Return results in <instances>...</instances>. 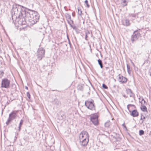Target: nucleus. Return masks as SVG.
<instances>
[{
    "label": "nucleus",
    "instance_id": "nucleus-1",
    "mask_svg": "<svg viewBox=\"0 0 151 151\" xmlns=\"http://www.w3.org/2000/svg\"><path fill=\"white\" fill-rule=\"evenodd\" d=\"M26 12L25 8L23 6L17 4L13 5L12 10V19L14 18L17 19V17H19L21 15L24 16Z\"/></svg>",
    "mask_w": 151,
    "mask_h": 151
},
{
    "label": "nucleus",
    "instance_id": "nucleus-2",
    "mask_svg": "<svg viewBox=\"0 0 151 151\" xmlns=\"http://www.w3.org/2000/svg\"><path fill=\"white\" fill-rule=\"evenodd\" d=\"M89 139V135L88 133L86 131L81 132L79 135V140L81 145L85 146L88 144Z\"/></svg>",
    "mask_w": 151,
    "mask_h": 151
},
{
    "label": "nucleus",
    "instance_id": "nucleus-3",
    "mask_svg": "<svg viewBox=\"0 0 151 151\" xmlns=\"http://www.w3.org/2000/svg\"><path fill=\"white\" fill-rule=\"evenodd\" d=\"M27 16V17H29L30 19L34 22L35 23L37 22L39 19V15L38 13L35 11H31L28 12L26 11L25 16Z\"/></svg>",
    "mask_w": 151,
    "mask_h": 151
},
{
    "label": "nucleus",
    "instance_id": "nucleus-4",
    "mask_svg": "<svg viewBox=\"0 0 151 151\" xmlns=\"http://www.w3.org/2000/svg\"><path fill=\"white\" fill-rule=\"evenodd\" d=\"M85 105L89 109L92 110H95V106L94 105V101L92 100L90 101L88 100L86 101L85 102Z\"/></svg>",
    "mask_w": 151,
    "mask_h": 151
},
{
    "label": "nucleus",
    "instance_id": "nucleus-5",
    "mask_svg": "<svg viewBox=\"0 0 151 151\" xmlns=\"http://www.w3.org/2000/svg\"><path fill=\"white\" fill-rule=\"evenodd\" d=\"M17 111H14L9 114V117L6 122L7 125H8L12 120L15 119L17 115Z\"/></svg>",
    "mask_w": 151,
    "mask_h": 151
},
{
    "label": "nucleus",
    "instance_id": "nucleus-6",
    "mask_svg": "<svg viewBox=\"0 0 151 151\" xmlns=\"http://www.w3.org/2000/svg\"><path fill=\"white\" fill-rule=\"evenodd\" d=\"M45 50L42 47L39 48L37 51V56L39 60H41L44 57Z\"/></svg>",
    "mask_w": 151,
    "mask_h": 151
},
{
    "label": "nucleus",
    "instance_id": "nucleus-7",
    "mask_svg": "<svg viewBox=\"0 0 151 151\" xmlns=\"http://www.w3.org/2000/svg\"><path fill=\"white\" fill-rule=\"evenodd\" d=\"M10 81L7 78L3 79L1 81V87L2 88H8L10 85Z\"/></svg>",
    "mask_w": 151,
    "mask_h": 151
},
{
    "label": "nucleus",
    "instance_id": "nucleus-8",
    "mask_svg": "<svg viewBox=\"0 0 151 151\" xmlns=\"http://www.w3.org/2000/svg\"><path fill=\"white\" fill-rule=\"evenodd\" d=\"M98 115L96 114H93L90 116L91 121L93 124L96 126L98 124Z\"/></svg>",
    "mask_w": 151,
    "mask_h": 151
},
{
    "label": "nucleus",
    "instance_id": "nucleus-9",
    "mask_svg": "<svg viewBox=\"0 0 151 151\" xmlns=\"http://www.w3.org/2000/svg\"><path fill=\"white\" fill-rule=\"evenodd\" d=\"M140 33L138 32L137 30H136L134 32L133 34L131 37V41L132 42L136 41L139 37H141Z\"/></svg>",
    "mask_w": 151,
    "mask_h": 151
},
{
    "label": "nucleus",
    "instance_id": "nucleus-10",
    "mask_svg": "<svg viewBox=\"0 0 151 151\" xmlns=\"http://www.w3.org/2000/svg\"><path fill=\"white\" fill-rule=\"evenodd\" d=\"M27 17V16H25L24 15V16L21 15L19 17H17V19H19V20L17 21L18 24L21 25L25 24L26 23V22L25 17Z\"/></svg>",
    "mask_w": 151,
    "mask_h": 151
},
{
    "label": "nucleus",
    "instance_id": "nucleus-11",
    "mask_svg": "<svg viewBox=\"0 0 151 151\" xmlns=\"http://www.w3.org/2000/svg\"><path fill=\"white\" fill-rule=\"evenodd\" d=\"M65 17L69 24L70 25L72 24L73 21L71 19L70 15L68 13H66L65 14Z\"/></svg>",
    "mask_w": 151,
    "mask_h": 151
},
{
    "label": "nucleus",
    "instance_id": "nucleus-12",
    "mask_svg": "<svg viewBox=\"0 0 151 151\" xmlns=\"http://www.w3.org/2000/svg\"><path fill=\"white\" fill-rule=\"evenodd\" d=\"M118 81H119L121 83H124L127 82V79L125 77L123 76H122L119 75Z\"/></svg>",
    "mask_w": 151,
    "mask_h": 151
},
{
    "label": "nucleus",
    "instance_id": "nucleus-13",
    "mask_svg": "<svg viewBox=\"0 0 151 151\" xmlns=\"http://www.w3.org/2000/svg\"><path fill=\"white\" fill-rule=\"evenodd\" d=\"M122 23L123 25L127 26H129L130 24L129 20L127 19L122 20Z\"/></svg>",
    "mask_w": 151,
    "mask_h": 151
},
{
    "label": "nucleus",
    "instance_id": "nucleus-14",
    "mask_svg": "<svg viewBox=\"0 0 151 151\" xmlns=\"http://www.w3.org/2000/svg\"><path fill=\"white\" fill-rule=\"evenodd\" d=\"M85 39L87 40L88 39L87 38L89 37V36L92 37V34L91 32H90L88 30H86L85 31Z\"/></svg>",
    "mask_w": 151,
    "mask_h": 151
},
{
    "label": "nucleus",
    "instance_id": "nucleus-15",
    "mask_svg": "<svg viewBox=\"0 0 151 151\" xmlns=\"http://www.w3.org/2000/svg\"><path fill=\"white\" fill-rule=\"evenodd\" d=\"M127 93L129 95V96L130 97L133 98L134 97V94L131 90L129 89H127L126 90Z\"/></svg>",
    "mask_w": 151,
    "mask_h": 151
},
{
    "label": "nucleus",
    "instance_id": "nucleus-16",
    "mask_svg": "<svg viewBox=\"0 0 151 151\" xmlns=\"http://www.w3.org/2000/svg\"><path fill=\"white\" fill-rule=\"evenodd\" d=\"M131 115L133 117H136L138 115V113L136 110H134L132 111Z\"/></svg>",
    "mask_w": 151,
    "mask_h": 151
},
{
    "label": "nucleus",
    "instance_id": "nucleus-17",
    "mask_svg": "<svg viewBox=\"0 0 151 151\" xmlns=\"http://www.w3.org/2000/svg\"><path fill=\"white\" fill-rule=\"evenodd\" d=\"M139 102H141L142 104L144 105L145 104L146 102L143 98H142V99L140 98L139 99Z\"/></svg>",
    "mask_w": 151,
    "mask_h": 151
},
{
    "label": "nucleus",
    "instance_id": "nucleus-18",
    "mask_svg": "<svg viewBox=\"0 0 151 151\" xmlns=\"http://www.w3.org/2000/svg\"><path fill=\"white\" fill-rule=\"evenodd\" d=\"M141 109L143 111H147V108L146 106L145 105L142 106L141 107Z\"/></svg>",
    "mask_w": 151,
    "mask_h": 151
},
{
    "label": "nucleus",
    "instance_id": "nucleus-19",
    "mask_svg": "<svg viewBox=\"0 0 151 151\" xmlns=\"http://www.w3.org/2000/svg\"><path fill=\"white\" fill-rule=\"evenodd\" d=\"M99 64V65L100 67L101 68H103V64L101 60L100 59H99L98 60Z\"/></svg>",
    "mask_w": 151,
    "mask_h": 151
},
{
    "label": "nucleus",
    "instance_id": "nucleus-20",
    "mask_svg": "<svg viewBox=\"0 0 151 151\" xmlns=\"http://www.w3.org/2000/svg\"><path fill=\"white\" fill-rule=\"evenodd\" d=\"M78 89L80 91H82L83 89V85H79L78 86Z\"/></svg>",
    "mask_w": 151,
    "mask_h": 151
},
{
    "label": "nucleus",
    "instance_id": "nucleus-21",
    "mask_svg": "<svg viewBox=\"0 0 151 151\" xmlns=\"http://www.w3.org/2000/svg\"><path fill=\"white\" fill-rule=\"evenodd\" d=\"M111 125V123L110 121H107L105 124V126L107 127H109Z\"/></svg>",
    "mask_w": 151,
    "mask_h": 151
},
{
    "label": "nucleus",
    "instance_id": "nucleus-22",
    "mask_svg": "<svg viewBox=\"0 0 151 151\" xmlns=\"http://www.w3.org/2000/svg\"><path fill=\"white\" fill-rule=\"evenodd\" d=\"M78 14L80 15H81L82 14V11L80 7L78 8Z\"/></svg>",
    "mask_w": 151,
    "mask_h": 151
},
{
    "label": "nucleus",
    "instance_id": "nucleus-23",
    "mask_svg": "<svg viewBox=\"0 0 151 151\" xmlns=\"http://www.w3.org/2000/svg\"><path fill=\"white\" fill-rule=\"evenodd\" d=\"M127 70L128 73L129 74H130V72H131L130 66L128 64H127Z\"/></svg>",
    "mask_w": 151,
    "mask_h": 151
},
{
    "label": "nucleus",
    "instance_id": "nucleus-24",
    "mask_svg": "<svg viewBox=\"0 0 151 151\" xmlns=\"http://www.w3.org/2000/svg\"><path fill=\"white\" fill-rule=\"evenodd\" d=\"M136 16V14H130L128 15V17H135Z\"/></svg>",
    "mask_w": 151,
    "mask_h": 151
},
{
    "label": "nucleus",
    "instance_id": "nucleus-25",
    "mask_svg": "<svg viewBox=\"0 0 151 151\" xmlns=\"http://www.w3.org/2000/svg\"><path fill=\"white\" fill-rule=\"evenodd\" d=\"M144 132L143 130H141L139 131V135H142L144 134Z\"/></svg>",
    "mask_w": 151,
    "mask_h": 151
},
{
    "label": "nucleus",
    "instance_id": "nucleus-26",
    "mask_svg": "<svg viewBox=\"0 0 151 151\" xmlns=\"http://www.w3.org/2000/svg\"><path fill=\"white\" fill-rule=\"evenodd\" d=\"M85 4H86V6L88 7L89 8L90 6L88 4V1L87 0H86L85 1Z\"/></svg>",
    "mask_w": 151,
    "mask_h": 151
},
{
    "label": "nucleus",
    "instance_id": "nucleus-27",
    "mask_svg": "<svg viewBox=\"0 0 151 151\" xmlns=\"http://www.w3.org/2000/svg\"><path fill=\"white\" fill-rule=\"evenodd\" d=\"M103 87L105 89H107L108 88L107 86L106 85L104 84H103L102 85Z\"/></svg>",
    "mask_w": 151,
    "mask_h": 151
},
{
    "label": "nucleus",
    "instance_id": "nucleus-28",
    "mask_svg": "<svg viewBox=\"0 0 151 151\" xmlns=\"http://www.w3.org/2000/svg\"><path fill=\"white\" fill-rule=\"evenodd\" d=\"M27 97L29 98V99H30V95L29 92H27Z\"/></svg>",
    "mask_w": 151,
    "mask_h": 151
},
{
    "label": "nucleus",
    "instance_id": "nucleus-29",
    "mask_svg": "<svg viewBox=\"0 0 151 151\" xmlns=\"http://www.w3.org/2000/svg\"><path fill=\"white\" fill-rule=\"evenodd\" d=\"M70 26H71V27L74 29H75L76 30V27L75 26V25H74V26H73L71 25H71H70Z\"/></svg>",
    "mask_w": 151,
    "mask_h": 151
},
{
    "label": "nucleus",
    "instance_id": "nucleus-30",
    "mask_svg": "<svg viewBox=\"0 0 151 151\" xmlns=\"http://www.w3.org/2000/svg\"><path fill=\"white\" fill-rule=\"evenodd\" d=\"M23 120L22 119H21V120L20 122L19 123V126H21V125L23 124Z\"/></svg>",
    "mask_w": 151,
    "mask_h": 151
},
{
    "label": "nucleus",
    "instance_id": "nucleus-31",
    "mask_svg": "<svg viewBox=\"0 0 151 151\" xmlns=\"http://www.w3.org/2000/svg\"><path fill=\"white\" fill-rule=\"evenodd\" d=\"M149 73L150 76H151V68H150L149 70Z\"/></svg>",
    "mask_w": 151,
    "mask_h": 151
},
{
    "label": "nucleus",
    "instance_id": "nucleus-32",
    "mask_svg": "<svg viewBox=\"0 0 151 151\" xmlns=\"http://www.w3.org/2000/svg\"><path fill=\"white\" fill-rule=\"evenodd\" d=\"M29 137H27V138H24V140H28L29 139Z\"/></svg>",
    "mask_w": 151,
    "mask_h": 151
},
{
    "label": "nucleus",
    "instance_id": "nucleus-33",
    "mask_svg": "<svg viewBox=\"0 0 151 151\" xmlns=\"http://www.w3.org/2000/svg\"><path fill=\"white\" fill-rule=\"evenodd\" d=\"M143 122V120L142 119V120L140 119V122L141 123H142Z\"/></svg>",
    "mask_w": 151,
    "mask_h": 151
},
{
    "label": "nucleus",
    "instance_id": "nucleus-34",
    "mask_svg": "<svg viewBox=\"0 0 151 151\" xmlns=\"http://www.w3.org/2000/svg\"><path fill=\"white\" fill-rule=\"evenodd\" d=\"M21 126H19V131H20L21 130Z\"/></svg>",
    "mask_w": 151,
    "mask_h": 151
},
{
    "label": "nucleus",
    "instance_id": "nucleus-35",
    "mask_svg": "<svg viewBox=\"0 0 151 151\" xmlns=\"http://www.w3.org/2000/svg\"><path fill=\"white\" fill-rule=\"evenodd\" d=\"M142 116H143L142 115V114H141V118L140 119L141 120H142Z\"/></svg>",
    "mask_w": 151,
    "mask_h": 151
},
{
    "label": "nucleus",
    "instance_id": "nucleus-36",
    "mask_svg": "<svg viewBox=\"0 0 151 151\" xmlns=\"http://www.w3.org/2000/svg\"><path fill=\"white\" fill-rule=\"evenodd\" d=\"M123 96L125 98H127V97L126 96V95H123Z\"/></svg>",
    "mask_w": 151,
    "mask_h": 151
},
{
    "label": "nucleus",
    "instance_id": "nucleus-37",
    "mask_svg": "<svg viewBox=\"0 0 151 151\" xmlns=\"http://www.w3.org/2000/svg\"><path fill=\"white\" fill-rule=\"evenodd\" d=\"M148 60H146L145 61V63H146V62H147V63H148Z\"/></svg>",
    "mask_w": 151,
    "mask_h": 151
},
{
    "label": "nucleus",
    "instance_id": "nucleus-38",
    "mask_svg": "<svg viewBox=\"0 0 151 151\" xmlns=\"http://www.w3.org/2000/svg\"><path fill=\"white\" fill-rule=\"evenodd\" d=\"M124 127H126V126L124 125V123L122 125Z\"/></svg>",
    "mask_w": 151,
    "mask_h": 151
},
{
    "label": "nucleus",
    "instance_id": "nucleus-39",
    "mask_svg": "<svg viewBox=\"0 0 151 151\" xmlns=\"http://www.w3.org/2000/svg\"><path fill=\"white\" fill-rule=\"evenodd\" d=\"M25 88L26 89H28V87L27 86H26Z\"/></svg>",
    "mask_w": 151,
    "mask_h": 151
},
{
    "label": "nucleus",
    "instance_id": "nucleus-40",
    "mask_svg": "<svg viewBox=\"0 0 151 151\" xmlns=\"http://www.w3.org/2000/svg\"><path fill=\"white\" fill-rule=\"evenodd\" d=\"M145 119V117H143V118H142V119Z\"/></svg>",
    "mask_w": 151,
    "mask_h": 151
},
{
    "label": "nucleus",
    "instance_id": "nucleus-41",
    "mask_svg": "<svg viewBox=\"0 0 151 151\" xmlns=\"http://www.w3.org/2000/svg\"><path fill=\"white\" fill-rule=\"evenodd\" d=\"M108 68H109V67H106V69H108Z\"/></svg>",
    "mask_w": 151,
    "mask_h": 151
},
{
    "label": "nucleus",
    "instance_id": "nucleus-42",
    "mask_svg": "<svg viewBox=\"0 0 151 151\" xmlns=\"http://www.w3.org/2000/svg\"><path fill=\"white\" fill-rule=\"evenodd\" d=\"M72 15H73V16H74V14H73V13H72Z\"/></svg>",
    "mask_w": 151,
    "mask_h": 151
},
{
    "label": "nucleus",
    "instance_id": "nucleus-43",
    "mask_svg": "<svg viewBox=\"0 0 151 151\" xmlns=\"http://www.w3.org/2000/svg\"><path fill=\"white\" fill-rule=\"evenodd\" d=\"M126 2V1H124V2Z\"/></svg>",
    "mask_w": 151,
    "mask_h": 151
}]
</instances>
